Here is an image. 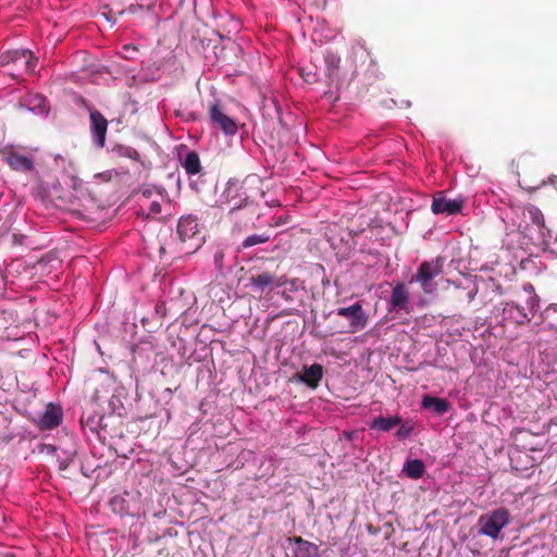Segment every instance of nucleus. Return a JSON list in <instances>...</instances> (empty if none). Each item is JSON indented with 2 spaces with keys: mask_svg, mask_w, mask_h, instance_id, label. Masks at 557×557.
I'll return each mask as SVG.
<instances>
[{
  "mask_svg": "<svg viewBox=\"0 0 557 557\" xmlns=\"http://www.w3.org/2000/svg\"><path fill=\"white\" fill-rule=\"evenodd\" d=\"M510 522L508 509L502 507L482 515L478 520L479 534L493 540L498 539L502 530Z\"/></svg>",
  "mask_w": 557,
  "mask_h": 557,
  "instance_id": "obj_3",
  "label": "nucleus"
},
{
  "mask_svg": "<svg viewBox=\"0 0 557 557\" xmlns=\"http://www.w3.org/2000/svg\"><path fill=\"white\" fill-rule=\"evenodd\" d=\"M248 196L240 182L237 180H230L220 196V205L228 207L230 212H233L246 206Z\"/></svg>",
  "mask_w": 557,
  "mask_h": 557,
  "instance_id": "obj_6",
  "label": "nucleus"
},
{
  "mask_svg": "<svg viewBox=\"0 0 557 557\" xmlns=\"http://www.w3.org/2000/svg\"><path fill=\"white\" fill-rule=\"evenodd\" d=\"M465 203L466 199L463 197L448 199L444 191H438L433 196L431 211L436 215H455L462 211Z\"/></svg>",
  "mask_w": 557,
  "mask_h": 557,
  "instance_id": "obj_7",
  "label": "nucleus"
},
{
  "mask_svg": "<svg viewBox=\"0 0 557 557\" xmlns=\"http://www.w3.org/2000/svg\"><path fill=\"white\" fill-rule=\"evenodd\" d=\"M139 201L140 210L150 219H158L162 212V206L169 205L166 191L162 187H144L140 190Z\"/></svg>",
  "mask_w": 557,
  "mask_h": 557,
  "instance_id": "obj_4",
  "label": "nucleus"
},
{
  "mask_svg": "<svg viewBox=\"0 0 557 557\" xmlns=\"http://www.w3.org/2000/svg\"><path fill=\"white\" fill-rule=\"evenodd\" d=\"M290 541L294 543V557H317L319 556V547L312 542L304 540L302 537H293Z\"/></svg>",
  "mask_w": 557,
  "mask_h": 557,
  "instance_id": "obj_16",
  "label": "nucleus"
},
{
  "mask_svg": "<svg viewBox=\"0 0 557 557\" xmlns=\"http://www.w3.org/2000/svg\"><path fill=\"white\" fill-rule=\"evenodd\" d=\"M124 9L126 10V13H128V14H132V15L140 14L143 22H145L146 16H149L154 21V18H153L154 4L153 3H149L147 5L139 4V3H131L127 8L124 7Z\"/></svg>",
  "mask_w": 557,
  "mask_h": 557,
  "instance_id": "obj_25",
  "label": "nucleus"
},
{
  "mask_svg": "<svg viewBox=\"0 0 557 557\" xmlns=\"http://www.w3.org/2000/svg\"><path fill=\"white\" fill-rule=\"evenodd\" d=\"M283 290L281 292L282 298H284L287 302L295 301V294L305 289L304 282L299 278L287 280L282 286Z\"/></svg>",
  "mask_w": 557,
  "mask_h": 557,
  "instance_id": "obj_19",
  "label": "nucleus"
},
{
  "mask_svg": "<svg viewBox=\"0 0 557 557\" xmlns=\"http://www.w3.org/2000/svg\"><path fill=\"white\" fill-rule=\"evenodd\" d=\"M208 117L211 127L222 131L224 136L232 137L237 133V123L226 113L220 100L208 106Z\"/></svg>",
  "mask_w": 557,
  "mask_h": 557,
  "instance_id": "obj_5",
  "label": "nucleus"
},
{
  "mask_svg": "<svg viewBox=\"0 0 557 557\" xmlns=\"http://www.w3.org/2000/svg\"><path fill=\"white\" fill-rule=\"evenodd\" d=\"M422 407L425 409H432L436 414L442 416L449 410L450 404L445 398L426 395L422 398Z\"/></svg>",
  "mask_w": 557,
  "mask_h": 557,
  "instance_id": "obj_18",
  "label": "nucleus"
},
{
  "mask_svg": "<svg viewBox=\"0 0 557 557\" xmlns=\"http://www.w3.org/2000/svg\"><path fill=\"white\" fill-rule=\"evenodd\" d=\"M177 234L182 242L194 239L196 247H199L201 244L202 238L200 237L198 220L195 215H183L178 220Z\"/></svg>",
  "mask_w": 557,
  "mask_h": 557,
  "instance_id": "obj_12",
  "label": "nucleus"
},
{
  "mask_svg": "<svg viewBox=\"0 0 557 557\" xmlns=\"http://www.w3.org/2000/svg\"><path fill=\"white\" fill-rule=\"evenodd\" d=\"M444 259L433 258L421 262L410 283H419L423 293L432 295L437 290V283L434 281L443 272Z\"/></svg>",
  "mask_w": 557,
  "mask_h": 557,
  "instance_id": "obj_2",
  "label": "nucleus"
},
{
  "mask_svg": "<svg viewBox=\"0 0 557 557\" xmlns=\"http://www.w3.org/2000/svg\"><path fill=\"white\" fill-rule=\"evenodd\" d=\"M322 377L323 367L319 363L304 367L302 372H296L293 376L294 381L306 384L310 388H317Z\"/></svg>",
  "mask_w": 557,
  "mask_h": 557,
  "instance_id": "obj_13",
  "label": "nucleus"
},
{
  "mask_svg": "<svg viewBox=\"0 0 557 557\" xmlns=\"http://www.w3.org/2000/svg\"><path fill=\"white\" fill-rule=\"evenodd\" d=\"M336 313L349 320L350 333L362 331L368 324V315L359 301L349 307L338 308Z\"/></svg>",
  "mask_w": 557,
  "mask_h": 557,
  "instance_id": "obj_9",
  "label": "nucleus"
},
{
  "mask_svg": "<svg viewBox=\"0 0 557 557\" xmlns=\"http://www.w3.org/2000/svg\"><path fill=\"white\" fill-rule=\"evenodd\" d=\"M177 158L188 175H196L201 171L199 156L196 151H189L185 145L177 148Z\"/></svg>",
  "mask_w": 557,
  "mask_h": 557,
  "instance_id": "obj_14",
  "label": "nucleus"
},
{
  "mask_svg": "<svg viewBox=\"0 0 557 557\" xmlns=\"http://www.w3.org/2000/svg\"><path fill=\"white\" fill-rule=\"evenodd\" d=\"M123 50L127 53L125 57L127 59L134 58V54L138 52V49L135 46L125 45Z\"/></svg>",
  "mask_w": 557,
  "mask_h": 557,
  "instance_id": "obj_32",
  "label": "nucleus"
},
{
  "mask_svg": "<svg viewBox=\"0 0 557 557\" xmlns=\"http://www.w3.org/2000/svg\"><path fill=\"white\" fill-rule=\"evenodd\" d=\"M404 471L411 479H420L425 471L424 463L420 459L408 460L404 466Z\"/></svg>",
  "mask_w": 557,
  "mask_h": 557,
  "instance_id": "obj_26",
  "label": "nucleus"
},
{
  "mask_svg": "<svg viewBox=\"0 0 557 557\" xmlns=\"http://www.w3.org/2000/svg\"><path fill=\"white\" fill-rule=\"evenodd\" d=\"M547 183H548V184H550V185H553V186H555V187H556V189H557V176H556V175H550V176L547 178V182H543V185H545V184H547Z\"/></svg>",
  "mask_w": 557,
  "mask_h": 557,
  "instance_id": "obj_34",
  "label": "nucleus"
},
{
  "mask_svg": "<svg viewBox=\"0 0 557 557\" xmlns=\"http://www.w3.org/2000/svg\"><path fill=\"white\" fill-rule=\"evenodd\" d=\"M41 451H46L48 454H54L57 451V447L51 444H44Z\"/></svg>",
  "mask_w": 557,
  "mask_h": 557,
  "instance_id": "obj_33",
  "label": "nucleus"
},
{
  "mask_svg": "<svg viewBox=\"0 0 557 557\" xmlns=\"http://www.w3.org/2000/svg\"><path fill=\"white\" fill-rule=\"evenodd\" d=\"M401 417L399 416H393V417H377L375 418L371 424V430H377L383 432H388L395 426L399 425L401 423Z\"/></svg>",
  "mask_w": 557,
  "mask_h": 557,
  "instance_id": "obj_21",
  "label": "nucleus"
},
{
  "mask_svg": "<svg viewBox=\"0 0 557 557\" xmlns=\"http://www.w3.org/2000/svg\"><path fill=\"white\" fill-rule=\"evenodd\" d=\"M523 215L536 225L541 234L544 235V231L546 230L544 214L536 206L527 205L523 208Z\"/></svg>",
  "mask_w": 557,
  "mask_h": 557,
  "instance_id": "obj_20",
  "label": "nucleus"
},
{
  "mask_svg": "<svg viewBox=\"0 0 557 557\" xmlns=\"http://www.w3.org/2000/svg\"><path fill=\"white\" fill-rule=\"evenodd\" d=\"M412 430H413L412 424H410L408 422L400 423V426L396 432V437L398 440H405L410 436V434L412 433Z\"/></svg>",
  "mask_w": 557,
  "mask_h": 557,
  "instance_id": "obj_28",
  "label": "nucleus"
},
{
  "mask_svg": "<svg viewBox=\"0 0 557 557\" xmlns=\"http://www.w3.org/2000/svg\"><path fill=\"white\" fill-rule=\"evenodd\" d=\"M375 136H376V137H380V136H388V134H387V133H386V134H385V133H383V134H376Z\"/></svg>",
  "mask_w": 557,
  "mask_h": 557,
  "instance_id": "obj_37",
  "label": "nucleus"
},
{
  "mask_svg": "<svg viewBox=\"0 0 557 557\" xmlns=\"http://www.w3.org/2000/svg\"><path fill=\"white\" fill-rule=\"evenodd\" d=\"M555 315L557 318V305L548 306L542 313L541 317L543 321L547 320L549 317Z\"/></svg>",
  "mask_w": 557,
  "mask_h": 557,
  "instance_id": "obj_31",
  "label": "nucleus"
},
{
  "mask_svg": "<svg viewBox=\"0 0 557 557\" xmlns=\"http://www.w3.org/2000/svg\"><path fill=\"white\" fill-rule=\"evenodd\" d=\"M317 557H319V556H317Z\"/></svg>",
  "mask_w": 557,
  "mask_h": 557,
  "instance_id": "obj_39",
  "label": "nucleus"
},
{
  "mask_svg": "<svg viewBox=\"0 0 557 557\" xmlns=\"http://www.w3.org/2000/svg\"><path fill=\"white\" fill-rule=\"evenodd\" d=\"M63 421L61 406L49 403L36 420L37 426L42 431H50L58 428Z\"/></svg>",
  "mask_w": 557,
  "mask_h": 557,
  "instance_id": "obj_10",
  "label": "nucleus"
},
{
  "mask_svg": "<svg viewBox=\"0 0 557 557\" xmlns=\"http://www.w3.org/2000/svg\"><path fill=\"white\" fill-rule=\"evenodd\" d=\"M126 2L127 0H111L110 3L104 7L107 11L102 14L109 22L115 23L117 16H122L126 13V10L124 9Z\"/></svg>",
  "mask_w": 557,
  "mask_h": 557,
  "instance_id": "obj_22",
  "label": "nucleus"
},
{
  "mask_svg": "<svg viewBox=\"0 0 557 557\" xmlns=\"http://www.w3.org/2000/svg\"><path fill=\"white\" fill-rule=\"evenodd\" d=\"M11 60L24 65L26 72H33L36 66V59L28 50H17L12 53Z\"/></svg>",
  "mask_w": 557,
  "mask_h": 557,
  "instance_id": "obj_24",
  "label": "nucleus"
},
{
  "mask_svg": "<svg viewBox=\"0 0 557 557\" xmlns=\"http://www.w3.org/2000/svg\"><path fill=\"white\" fill-rule=\"evenodd\" d=\"M3 160L9 166L18 172H30L34 170V157L32 152H22L10 146L2 152Z\"/></svg>",
  "mask_w": 557,
  "mask_h": 557,
  "instance_id": "obj_8",
  "label": "nucleus"
},
{
  "mask_svg": "<svg viewBox=\"0 0 557 557\" xmlns=\"http://www.w3.org/2000/svg\"><path fill=\"white\" fill-rule=\"evenodd\" d=\"M106 144H107V141H104V140L97 141V145H98V147H100V148H104V147H106Z\"/></svg>",
  "mask_w": 557,
  "mask_h": 557,
  "instance_id": "obj_35",
  "label": "nucleus"
},
{
  "mask_svg": "<svg viewBox=\"0 0 557 557\" xmlns=\"http://www.w3.org/2000/svg\"><path fill=\"white\" fill-rule=\"evenodd\" d=\"M270 240L269 235L264 234H253L245 238V240L242 244L243 248H249L256 245L264 244Z\"/></svg>",
  "mask_w": 557,
  "mask_h": 557,
  "instance_id": "obj_27",
  "label": "nucleus"
},
{
  "mask_svg": "<svg viewBox=\"0 0 557 557\" xmlns=\"http://www.w3.org/2000/svg\"><path fill=\"white\" fill-rule=\"evenodd\" d=\"M110 146H107V149L112 154V158L137 159L138 152L132 147L124 146L115 141H110Z\"/></svg>",
  "mask_w": 557,
  "mask_h": 557,
  "instance_id": "obj_23",
  "label": "nucleus"
},
{
  "mask_svg": "<svg viewBox=\"0 0 557 557\" xmlns=\"http://www.w3.org/2000/svg\"><path fill=\"white\" fill-rule=\"evenodd\" d=\"M114 175H117L115 170H108L104 172L96 173L94 178L99 182H110Z\"/></svg>",
  "mask_w": 557,
  "mask_h": 557,
  "instance_id": "obj_29",
  "label": "nucleus"
},
{
  "mask_svg": "<svg viewBox=\"0 0 557 557\" xmlns=\"http://www.w3.org/2000/svg\"><path fill=\"white\" fill-rule=\"evenodd\" d=\"M408 302L409 294L406 286L403 283L396 284L388 300L389 311L406 310Z\"/></svg>",
  "mask_w": 557,
  "mask_h": 557,
  "instance_id": "obj_15",
  "label": "nucleus"
},
{
  "mask_svg": "<svg viewBox=\"0 0 557 557\" xmlns=\"http://www.w3.org/2000/svg\"><path fill=\"white\" fill-rule=\"evenodd\" d=\"M540 308V297L531 283L522 285L516 300L502 302L498 308L504 325H523L529 322Z\"/></svg>",
  "mask_w": 557,
  "mask_h": 557,
  "instance_id": "obj_1",
  "label": "nucleus"
},
{
  "mask_svg": "<svg viewBox=\"0 0 557 557\" xmlns=\"http://www.w3.org/2000/svg\"><path fill=\"white\" fill-rule=\"evenodd\" d=\"M90 129L96 139H106L108 120L97 110L90 111Z\"/></svg>",
  "mask_w": 557,
  "mask_h": 557,
  "instance_id": "obj_17",
  "label": "nucleus"
},
{
  "mask_svg": "<svg viewBox=\"0 0 557 557\" xmlns=\"http://www.w3.org/2000/svg\"><path fill=\"white\" fill-rule=\"evenodd\" d=\"M222 257H223V256H222V253H216V255L214 256V260H215V262L218 263V262L222 259Z\"/></svg>",
  "mask_w": 557,
  "mask_h": 557,
  "instance_id": "obj_36",
  "label": "nucleus"
},
{
  "mask_svg": "<svg viewBox=\"0 0 557 557\" xmlns=\"http://www.w3.org/2000/svg\"><path fill=\"white\" fill-rule=\"evenodd\" d=\"M285 282V276H276L270 272H262L250 276L247 286L255 292L263 293L265 289L283 286Z\"/></svg>",
  "mask_w": 557,
  "mask_h": 557,
  "instance_id": "obj_11",
  "label": "nucleus"
},
{
  "mask_svg": "<svg viewBox=\"0 0 557 557\" xmlns=\"http://www.w3.org/2000/svg\"><path fill=\"white\" fill-rule=\"evenodd\" d=\"M462 289L466 290V298L468 302H471L478 294V287L474 284H469L468 286L462 287Z\"/></svg>",
  "mask_w": 557,
  "mask_h": 557,
  "instance_id": "obj_30",
  "label": "nucleus"
},
{
  "mask_svg": "<svg viewBox=\"0 0 557 557\" xmlns=\"http://www.w3.org/2000/svg\"><path fill=\"white\" fill-rule=\"evenodd\" d=\"M548 325L552 326V327L556 326L555 323H553V322H549Z\"/></svg>",
  "mask_w": 557,
  "mask_h": 557,
  "instance_id": "obj_38",
  "label": "nucleus"
}]
</instances>
